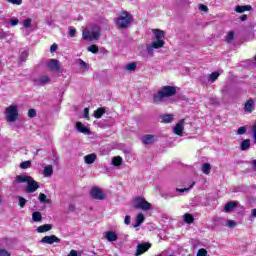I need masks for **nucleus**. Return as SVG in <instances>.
I'll list each match as a JSON object with an SVG mask.
<instances>
[{"label": "nucleus", "mask_w": 256, "mask_h": 256, "mask_svg": "<svg viewBox=\"0 0 256 256\" xmlns=\"http://www.w3.org/2000/svg\"><path fill=\"white\" fill-rule=\"evenodd\" d=\"M177 93V89L174 86H164L153 95V101L156 104L163 103L165 99L173 97Z\"/></svg>", "instance_id": "f257e3e1"}, {"label": "nucleus", "mask_w": 256, "mask_h": 256, "mask_svg": "<svg viewBox=\"0 0 256 256\" xmlns=\"http://www.w3.org/2000/svg\"><path fill=\"white\" fill-rule=\"evenodd\" d=\"M16 181H18V183H27V193H35V191L39 189V182L35 181V179H33L31 176L18 175L16 176Z\"/></svg>", "instance_id": "f03ea898"}, {"label": "nucleus", "mask_w": 256, "mask_h": 256, "mask_svg": "<svg viewBox=\"0 0 256 256\" xmlns=\"http://www.w3.org/2000/svg\"><path fill=\"white\" fill-rule=\"evenodd\" d=\"M82 36L85 41H98L99 37H101V28L99 26L85 28Z\"/></svg>", "instance_id": "7ed1b4c3"}, {"label": "nucleus", "mask_w": 256, "mask_h": 256, "mask_svg": "<svg viewBox=\"0 0 256 256\" xmlns=\"http://www.w3.org/2000/svg\"><path fill=\"white\" fill-rule=\"evenodd\" d=\"M6 123H15L19 119V105L12 104L4 111Z\"/></svg>", "instance_id": "20e7f679"}, {"label": "nucleus", "mask_w": 256, "mask_h": 256, "mask_svg": "<svg viewBox=\"0 0 256 256\" xmlns=\"http://www.w3.org/2000/svg\"><path fill=\"white\" fill-rule=\"evenodd\" d=\"M132 22L133 16H131V14H129L128 12H122L116 19V27L118 29H127V27H129Z\"/></svg>", "instance_id": "39448f33"}, {"label": "nucleus", "mask_w": 256, "mask_h": 256, "mask_svg": "<svg viewBox=\"0 0 256 256\" xmlns=\"http://www.w3.org/2000/svg\"><path fill=\"white\" fill-rule=\"evenodd\" d=\"M133 207L134 209H141L142 211H151V209H153V205L141 196L134 198Z\"/></svg>", "instance_id": "423d86ee"}, {"label": "nucleus", "mask_w": 256, "mask_h": 256, "mask_svg": "<svg viewBox=\"0 0 256 256\" xmlns=\"http://www.w3.org/2000/svg\"><path fill=\"white\" fill-rule=\"evenodd\" d=\"M152 33L154 35V43H160L162 47H165V31L161 29H152Z\"/></svg>", "instance_id": "0eeeda50"}, {"label": "nucleus", "mask_w": 256, "mask_h": 256, "mask_svg": "<svg viewBox=\"0 0 256 256\" xmlns=\"http://www.w3.org/2000/svg\"><path fill=\"white\" fill-rule=\"evenodd\" d=\"M161 43L151 42L149 44H146V53L148 57H153L155 55V49H162Z\"/></svg>", "instance_id": "6e6552de"}, {"label": "nucleus", "mask_w": 256, "mask_h": 256, "mask_svg": "<svg viewBox=\"0 0 256 256\" xmlns=\"http://www.w3.org/2000/svg\"><path fill=\"white\" fill-rule=\"evenodd\" d=\"M90 197H92V199H96L98 201H103V199H105V193L103 192V190L94 187L91 189L90 191Z\"/></svg>", "instance_id": "1a4fd4ad"}, {"label": "nucleus", "mask_w": 256, "mask_h": 256, "mask_svg": "<svg viewBox=\"0 0 256 256\" xmlns=\"http://www.w3.org/2000/svg\"><path fill=\"white\" fill-rule=\"evenodd\" d=\"M45 65L48 71H59L61 69V65L57 59H48Z\"/></svg>", "instance_id": "9d476101"}, {"label": "nucleus", "mask_w": 256, "mask_h": 256, "mask_svg": "<svg viewBox=\"0 0 256 256\" xmlns=\"http://www.w3.org/2000/svg\"><path fill=\"white\" fill-rule=\"evenodd\" d=\"M183 131H185V119H181L173 128V133L178 137H183Z\"/></svg>", "instance_id": "9b49d317"}, {"label": "nucleus", "mask_w": 256, "mask_h": 256, "mask_svg": "<svg viewBox=\"0 0 256 256\" xmlns=\"http://www.w3.org/2000/svg\"><path fill=\"white\" fill-rule=\"evenodd\" d=\"M149 249H151V243L149 242L138 244L136 248V256L143 255V253H147Z\"/></svg>", "instance_id": "f8f14e48"}, {"label": "nucleus", "mask_w": 256, "mask_h": 256, "mask_svg": "<svg viewBox=\"0 0 256 256\" xmlns=\"http://www.w3.org/2000/svg\"><path fill=\"white\" fill-rule=\"evenodd\" d=\"M47 83H51V78L47 75L34 78V85H38L39 87H43L47 85Z\"/></svg>", "instance_id": "ddd939ff"}, {"label": "nucleus", "mask_w": 256, "mask_h": 256, "mask_svg": "<svg viewBox=\"0 0 256 256\" xmlns=\"http://www.w3.org/2000/svg\"><path fill=\"white\" fill-rule=\"evenodd\" d=\"M41 243H45L46 245H53V243H61V239L55 235H50L43 237Z\"/></svg>", "instance_id": "4468645a"}, {"label": "nucleus", "mask_w": 256, "mask_h": 256, "mask_svg": "<svg viewBox=\"0 0 256 256\" xmlns=\"http://www.w3.org/2000/svg\"><path fill=\"white\" fill-rule=\"evenodd\" d=\"M104 238L108 240L109 243H113L119 239V236L115 231H106L104 232Z\"/></svg>", "instance_id": "2eb2a0df"}, {"label": "nucleus", "mask_w": 256, "mask_h": 256, "mask_svg": "<svg viewBox=\"0 0 256 256\" xmlns=\"http://www.w3.org/2000/svg\"><path fill=\"white\" fill-rule=\"evenodd\" d=\"M75 127L79 133H83L84 135H91V130L89 129V127L85 126L83 123L77 122Z\"/></svg>", "instance_id": "dca6fc26"}, {"label": "nucleus", "mask_w": 256, "mask_h": 256, "mask_svg": "<svg viewBox=\"0 0 256 256\" xmlns=\"http://www.w3.org/2000/svg\"><path fill=\"white\" fill-rule=\"evenodd\" d=\"M156 141L157 136L155 135L148 134L142 137V143H144V145H153Z\"/></svg>", "instance_id": "f3484780"}, {"label": "nucleus", "mask_w": 256, "mask_h": 256, "mask_svg": "<svg viewBox=\"0 0 256 256\" xmlns=\"http://www.w3.org/2000/svg\"><path fill=\"white\" fill-rule=\"evenodd\" d=\"M95 161H97V154H95V153H91V154L84 156V163L86 165H93V163H95Z\"/></svg>", "instance_id": "a211bd4d"}, {"label": "nucleus", "mask_w": 256, "mask_h": 256, "mask_svg": "<svg viewBox=\"0 0 256 256\" xmlns=\"http://www.w3.org/2000/svg\"><path fill=\"white\" fill-rule=\"evenodd\" d=\"M244 111L246 113H253L255 111V102L253 100H248L244 105Z\"/></svg>", "instance_id": "6ab92c4d"}, {"label": "nucleus", "mask_w": 256, "mask_h": 256, "mask_svg": "<svg viewBox=\"0 0 256 256\" xmlns=\"http://www.w3.org/2000/svg\"><path fill=\"white\" fill-rule=\"evenodd\" d=\"M76 63L81 73H85V71H89V64H87V62L83 61L82 59H78Z\"/></svg>", "instance_id": "aec40b11"}, {"label": "nucleus", "mask_w": 256, "mask_h": 256, "mask_svg": "<svg viewBox=\"0 0 256 256\" xmlns=\"http://www.w3.org/2000/svg\"><path fill=\"white\" fill-rule=\"evenodd\" d=\"M239 205V202L237 201H230L224 206L225 213H231L233 209H235Z\"/></svg>", "instance_id": "412c9836"}, {"label": "nucleus", "mask_w": 256, "mask_h": 256, "mask_svg": "<svg viewBox=\"0 0 256 256\" xmlns=\"http://www.w3.org/2000/svg\"><path fill=\"white\" fill-rule=\"evenodd\" d=\"M53 229L52 224H43L36 228L37 233H47V231H51Z\"/></svg>", "instance_id": "4be33fe9"}, {"label": "nucleus", "mask_w": 256, "mask_h": 256, "mask_svg": "<svg viewBox=\"0 0 256 256\" xmlns=\"http://www.w3.org/2000/svg\"><path fill=\"white\" fill-rule=\"evenodd\" d=\"M145 221V216L143 215V213H139L136 216V222L135 224H133L134 229H137V227H140Z\"/></svg>", "instance_id": "5701e85b"}, {"label": "nucleus", "mask_w": 256, "mask_h": 256, "mask_svg": "<svg viewBox=\"0 0 256 256\" xmlns=\"http://www.w3.org/2000/svg\"><path fill=\"white\" fill-rule=\"evenodd\" d=\"M113 167H121L123 165V158L121 156H114L111 159Z\"/></svg>", "instance_id": "b1692460"}, {"label": "nucleus", "mask_w": 256, "mask_h": 256, "mask_svg": "<svg viewBox=\"0 0 256 256\" xmlns=\"http://www.w3.org/2000/svg\"><path fill=\"white\" fill-rule=\"evenodd\" d=\"M124 69L125 71H128V73H135V71L137 70V63H128L124 66Z\"/></svg>", "instance_id": "393cba45"}, {"label": "nucleus", "mask_w": 256, "mask_h": 256, "mask_svg": "<svg viewBox=\"0 0 256 256\" xmlns=\"http://www.w3.org/2000/svg\"><path fill=\"white\" fill-rule=\"evenodd\" d=\"M32 221H34V223H41V221H43V215H41V212L39 211L33 212Z\"/></svg>", "instance_id": "a878e982"}, {"label": "nucleus", "mask_w": 256, "mask_h": 256, "mask_svg": "<svg viewBox=\"0 0 256 256\" xmlns=\"http://www.w3.org/2000/svg\"><path fill=\"white\" fill-rule=\"evenodd\" d=\"M43 175L44 177H51L53 175V166L52 165L45 166L43 170Z\"/></svg>", "instance_id": "bb28decb"}, {"label": "nucleus", "mask_w": 256, "mask_h": 256, "mask_svg": "<svg viewBox=\"0 0 256 256\" xmlns=\"http://www.w3.org/2000/svg\"><path fill=\"white\" fill-rule=\"evenodd\" d=\"M236 13H245V11H251V6L250 5H245V6H236L235 7Z\"/></svg>", "instance_id": "cd10ccee"}, {"label": "nucleus", "mask_w": 256, "mask_h": 256, "mask_svg": "<svg viewBox=\"0 0 256 256\" xmlns=\"http://www.w3.org/2000/svg\"><path fill=\"white\" fill-rule=\"evenodd\" d=\"M40 203H46L47 205H51V199L47 198V195L40 193L38 196Z\"/></svg>", "instance_id": "c85d7f7f"}, {"label": "nucleus", "mask_w": 256, "mask_h": 256, "mask_svg": "<svg viewBox=\"0 0 256 256\" xmlns=\"http://www.w3.org/2000/svg\"><path fill=\"white\" fill-rule=\"evenodd\" d=\"M183 221L191 225V223L195 221V218L193 217V215L186 213L183 215Z\"/></svg>", "instance_id": "c756f323"}, {"label": "nucleus", "mask_w": 256, "mask_h": 256, "mask_svg": "<svg viewBox=\"0 0 256 256\" xmlns=\"http://www.w3.org/2000/svg\"><path fill=\"white\" fill-rule=\"evenodd\" d=\"M103 115H105V108H98L96 111H94L95 119H101Z\"/></svg>", "instance_id": "7c9ffc66"}, {"label": "nucleus", "mask_w": 256, "mask_h": 256, "mask_svg": "<svg viewBox=\"0 0 256 256\" xmlns=\"http://www.w3.org/2000/svg\"><path fill=\"white\" fill-rule=\"evenodd\" d=\"M162 123H171L173 121V114H165L161 116Z\"/></svg>", "instance_id": "2f4dec72"}, {"label": "nucleus", "mask_w": 256, "mask_h": 256, "mask_svg": "<svg viewBox=\"0 0 256 256\" xmlns=\"http://www.w3.org/2000/svg\"><path fill=\"white\" fill-rule=\"evenodd\" d=\"M249 147H251V140L246 139L241 142V150L242 151H247V149H249Z\"/></svg>", "instance_id": "473e14b6"}, {"label": "nucleus", "mask_w": 256, "mask_h": 256, "mask_svg": "<svg viewBox=\"0 0 256 256\" xmlns=\"http://www.w3.org/2000/svg\"><path fill=\"white\" fill-rule=\"evenodd\" d=\"M202 173H204V175H209V173H211V164L204 163L202 165Z\"/></svg>", "instance_id": "72a5a7b5"}, {"label": "nucleus", "mask_w": 256, "mask_h": 256, "mask_svg": "<svg viewBox=\"0 0 256 256\" xmlns=\"http://www.w3.org/2000/svg\"><path fill=\"white\" fill-rule=\"evenodd\" d=\"M219 72H213L209 75L208 81H210L211 83H215L216 79H219Z\"/></svg>", "instance_id": "f704fd0d"}, {"label": "nucleus", "mask_w": 256, "mask_h": 256, "mask_svg": "<svg viewBox=\"0 0 256 256\" xmlns=\"http://www.w3.org/2000/svg\"><path fill=\"white\" fill-rule=\"evenodd\" d=\"M194 186H195V182H192L189 188H181V189L177 188L176 191L177 193H187L191 189H193Z\"/></svg>", "instance_id": "c9c22d12"}, {"label": "nucleus", "mask_w": 256, "mask_h": 256, "mask_svg": "<svg viewBox=\"0 0 256 256\" xmlns=\"http://www.w3.org/2000/svg\"><path fill=\"white\" fill-rule=\"evenodd\" d=\"M33 23V20L31 18H27L22 22V25L25 29H30L31 25Z\"/></svg>", "instance_id": "e433bc0d"}, {"label": "nucleus", "mask_w": 256, "mask_h": 256, "mask_svg": "<svg viewBox=\"0 0 256 256\" xmlns=\"http://www.w3.org/2000/svg\"><path fill=\"white\" fill-rule=\"evenodd\" d=\"M87 51L90 53H99V47L97 45H91L87 47Z\"/></svg>", "instance_id": "4c0bfd02"}, {"label": "nucleus", "mask_w": 256, "mask_h": 256, "mask_svg": "<svg viewBox=\"0 0 256 256\" xmlns=\"http://www.w3.org/2000/svg\"><path fill=\"white\" fill-rule=\"evenodd\" d=\"M233 39H235V32L230 31L228 33V35L226 36V41H227V43H231V41H233Z\"/></svg>", "instance_id": "58836bf2"}, {"label": "nucleus", "mask_w": 256, "mask_h": 256, "mask_svg": "<svg viewBox=\"0 0 256 256\" xmlns=\"http://www.w3.org/2000/svg\"><path fill=\"white\" fill-rule=\"evenodd\" d=\"M226 225L227 227H230V229H233L237 227V222H235V220H227Z\"/></svg>", "instance_id": "ea45409f"}, {"label": "nucleus", "mask_w": 256, "mask_h": 256, "mask_svg": "<svg viewBox=\"0 0 256 256\" xmlns=\"http://www.w3.org/2000/svg\"><path fill=\"white\" fill-rule=\"evenodd\" d=\"M18 199H19V207L23 209V207H25V205L27 204V200L21 196H19Z\"/></svg>", "instance_id": "a19ab883"}, {"label": "nucleus", "mask_w": 256, "mask_h": 256, "mask_svg": "<svg viewBox=\"0 0 256 256\" xmlns=\"http://www.w3.org/2000/svg\"><path fill=\"white\" fill-rule=\"evenodd\" d=\"M68 30H69V37H75V35H77V30L73 26H70Z\"/></svg>", "instance_id": "79ce46f5"}, {"label": "nucleus", "mask_w": 256, "mask_h": 256, "mask_svg": "<svg viewBox=\"0 0 256 256\" xmlns=\"http://www.w3.org/2000/svg\"><path fill=\"white\" fill-rule=\"evenodd\" d=\"M31 167V161H25L20 164L21 169H29Z\"/></svg>", "instance_id": "37998d69"}, {"label": "nucleus", "mask_w": 256, "mask_h": 256, "mask_svg": "<svg viewBox=\"0 0 256 256\" xmlns=\"http://www.w3.org/2000/svg\"><path fill=\"white\" fill-rule=\"evenodd\" d=\"M7 3H11V5H23V0H6Z\"/></svg>", "instance_id": "c03bdc74"}, {"label": "nucleus", "mask_w": 256, "mask_h": 256, "mask_svg": "<svg viewBox=\"0 0 256 256\" xmlns=\"http://www.w3.org/2000/svg\"><path fill=\"white\" fill-rule=\"evenodd\" d=\"M0 256H11V252L5 248H0Z\"/></svg>", "instance_id": "a18cd8bd"}, {"label": "nucleus", "mask_w": 256, "mask_h": 256, "mask_svg": "<svg viewBox=\"0 0 256 256\" xmlns=\"http://www.w3.org/2000/svg\"><path fill=\"white\" fill-rule=\"evenodd\" d=\"M9 23H10V25H11L12 27H17V25H19V19H17V18H12V19H10Z\"/></svg>", "instance_id": "49530a36"}, {"label": "nucleus", "mask_w": 256, "mask_h": 256, "mask_svg": "<svg viewBox=\"0 0 256 256\" xmlns=\"http://www.w3.org/2000/svg\"><path fill=\"white\" fill-rule=\"evenodd\" d=\"M28 117L33 119V117H37V111L35 109L28 110Z\"/></svg>", "instance_id": "de8ad7c7"}, {"label": "nucleus", "mask_w": 256, "mask_h": 256, "mask_svg": "<svg viewBox=\"0 0 256 256\" xmlns=\"http://www.w3.org/2000/svg\"><path fill=\"white\" fill-rule=\"evenodd\" d=\"M245 133H247V128H245V126L238 128L237 135H245Z\"/></svg>", "instance_id": "09e8293b"}, {"label": "nucleus", "mask_w": 256, "mask_h": 256, "mask_svg": "<svg viewBox=\"0 0 256 256\" xmlns=\"http://www.w3.org/2000/svg\"><path fill=\"white\" fill-rule=\"evenodd\" d=\"M197 256H207V250L205 248H201L197 252Z\"/></svg>", "instance_id": "8fccbe9b"}, {"label": "nucleus", "mask_w": 256, "mask_h": 256, "mask_svg": "<svg viewBox=\"0 0 256 256\" xmlns=\"http://www.w3.org/2000/svg\"><path fill=\"white\" fill-rule=\"evenodd\" d=\"M198 8L200 11H203L204 13H207L209 11V8L204 4H199Z\"/></svg>", "instance_id": "3c124183"}, {"label": "nucleus", "mask_w": 256, "mask_h": 256, "mask_svg": "<svg viewBox=\"0 0 256 256\" xmlns=\"http://www.w3.org/2000/svg\"><path fill=\"white\" fill-rule=\"evenodd\" d=\"M28 56H29V54L27 53V51H23V52L21 53V55H20L21 61H25Z\"/></svg>", "instance_id": "603ef678"}, {"label": "nucleus", "mask_w": 256, "mask_h": 256, "mask_svg": "<svg viewBox=\"0 0 256 256\" xmlns=\"http://www.w3.org/2000/svg\"><path fill=\"white\" fill-rule=\"evenodd\" d=\"M83 117L89 120V108H84Z\"/></svg>", "instance_id": "864d4df0"}, {"label": "nucleus", "mask_w": 256, "mask_h": 256, "mask_svg": "<svg viewBox=\"0 0 256 256\" xmlns=\"http://www.w3.org/2000/svg\"><path fill=\"white\" fill-rule=\"evenodd\" d=\"M252 134H253L254 143H256V123L252 126Z\"/></svg>", "instance_id": "5fc2aeb1"}, {"label": "nucleus", "mask_w": 256, "mask_h": 256, "mask_svg": "<svg viewBox=\"0 0 256 256\" xmlns=\"http://www.w3.org/2000/svg\"><path fill=\"white\" fill-rule=\"evenodd\" d=\"M125 225H131V216L127 215L124 218Z\"/></svg>", "instance_id": "6e6d98bb"}, {"label": "nucleus", "mask_w": 256, "mask_h": 256, "mask_svg": "<svg viewBox=\"0 0 256 256\" xmlns=\"http://www.w3.org/2000/svg\"><path fill=\"white\" fill-rule=\"evenodd\" d=\"M58 46L57 44H52L50 47V53H55V51H57Z\"/></svg>", "instance_id": "4d7b16f0"}, {"label": "nucleus", "mask_w": 256, "mask_h": 256, "mask_svg": "<svg viewBox=\"0 0 256 256\" xmlns=\"http://www.w3.org/2000/svg\"><path fill=\"white\" fill-rule=\"evenodd\" d=\"M67 256H79L77 250H71Z\"/></svg>", "instance_id": "13d9d810"}, {"label": "nucleus", "mask_w": 256, "mask_h": 256, "mask_svg": "<svg viewBox=\"0 0 256 256\" xmlns=\"http://www.w3.org/2000/svg\"><path fill=\"white\" fill-rule=\"evenodd\" d=\"M68 211H75V204H70L68 207Z\"/></svg>", "instance_id": "bf43d9fd"}, {"label": "nucleus", "mask_w": 256, "mask_h": 256, "mask_svg": "<svg viewBox=\"0 0 256 256\" xmlns=\"http://www.w3.org/2000/svg\"><path fill=\"white\" fill-rule=\"evenodd\" d=\"M251 165L256 169V159L251 161Z\"/></svg>", "instance_id": "052dcab7"}, {"label": "nucleus", "mask_w": 256, "mask_h": 256, "mask_svg": "<svg viewBox=\"0 0 256 256\" xmlns=\"http://www.w3.org/2000/svg\"><path fill=\"white\" fill-rule=\"evenodd\" d=\"M251 213H252V217H256V209H252Z\"/></svg>", "instance_id": "680f3d73"}, {"label": "nucleus", "mask_w": 256, "mask_h": 256, "mask_svg": "<svg viewBox=\"0 0 256 256\" xmlns=\"http://www.w3.org/2000/svg\"><path fill=\"white\" fill-rule=\"evenodd\" d=\"M247 20V15L241 16V21H246Z\"/></svg>", "instance_id": "e2e57ef3"}, {"label": "nucleus", "mask_w": 256, "mask_h": 256, "mask_svg": "<svg viewBox=\"0 0 256 256\" xmlns=\"http://www.w3.org/2000/svg\"><path fill=\"white\" fill-rule=\"evenodd\" d=\"M0 203H3V199L0 197Z\"/></svg>", "instance_id": "0e129e2a"}, {"label": "nucleus", "mask_w": 256, "mask_h": 256, "mask_svg": "<svg viewBox=\"0 0 256 256\" xmlns=\"http://www.w3.org/2000/svg\"><path fill=\"white\" fill-rule=\"evenodd\" d=\"M139 49H144V46H140Z\"/></svg>", "instance_id": "69168bd1"}]
</instances>
